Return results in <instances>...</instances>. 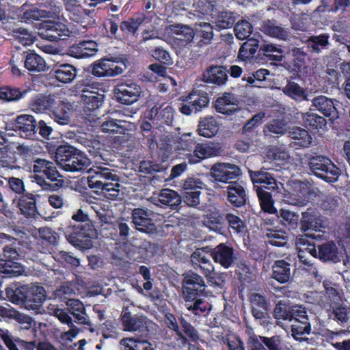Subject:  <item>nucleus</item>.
<instances>
[{"mask_svg":"<svg viewBox=\"0 0 350 350\" xmlns=\"http://www.w3.org/2000/svg\"><path fill=\"white\" fill-rule=\"evenodd\" d=\"M57 164L67 172H82L90 166V160L81 150L70 145L59 146L55 154Z\"/></svg>","mask_w":350,"mask_h":350,"instance_id":"1","label":"nucleus"},{"mask_svg":"<svg viewBox=\"0 0 350 350\" xmlns=\"http://www.w3.org/2000/svg\"><path fill=\"white\" fill-rule=\"evenodd\" d=\"M64 234L66 240L79 250L92 247L91 239L97 237V231L90 222L68 226L64 229Z\"/></svg>","mask_w":350,"mask_h":350,"instance_id":"2","label":"nucleus"},{"mask_svg":"<svg viewBox=\"0 0 350 350\" xmlns=\"http://www.w3.org/2000/svg\"><path fill=\"white\" fill-rule=\"evenodd\" d=\"M310 171L317 176L327 183L336 182L340 175V170L329 159L323 155L306 154Z\"/></svg>","mask_w":350,"mask_h":350,"instance_id":"3","label":"nucleus"},{"mask_svg":"<svg viewBox=\"0 0 350 350\" xmlns=\"http://www.w3.org/2000/svg\"><path fill=\"white\" fill-rule=\"evenodd\" d=\"M152 215L153 212L147 208H134L131 212V219L135 229L149 235L157 234V226L152 219Z\"/></svg>","mask_w":350,"mask_h":350,"instance_id":"4","label":"nucleus"},{"mask_svg":"<svg viewBox=\"0 0 350 350\" xmlns=\"http://www.w3.org/2000/svg\"><path fill=\"white\" fill-rule=\"evenodd\" d=\"M204 288V281L202 276L192 271L183 274V293L186 301L201 296Z\"/></svg>","mask_w":350,"mask_h":350,"instance_id":"5","label":"nucleus"},{"mask_svg":"<svg viewBox=\"0 0 350 350\" xmlns=\"http://www.w3.org/2000/svg\"><path fill=\"white\" fill-rule=\"evenodd\" d=\"M241 175L240 167L229 163H216L210 169V176L216 182L230 183Z\"/></svg>","mask_w":350,"mask_h":350,"instance_id":"6","label":"nucleus"},{"mask_svg":"<svg viewBox=\"0 0 350 350\" xmlns=\"http://www.w3.org/2000/svg\"><path fill=\"white\" fill-rule=\"evenodd\" d=\"M38 30V33L42 38L50 41L64 40L69 35V30L64 25L52 21L40 23Z\"/></svg>","mask_w":350,"mask_h":350,"instance_id":"7","label":"nucleus"},{"mask_svg":"<svg viewBox=\"0 0 350 350\" xmlns=\"http://www.w3.org/2000/svg\"><path fill=\"white\" fill-rule=\"evenodd\" d=\"M125 68L126 65L122 62L103 59L92 65L91 72L98 77H114L122 74Z\"/></svg>","mask_w":350,"mask_h":350,"instance_id":"8","label":"nucleus"},{"mask_svg":"<svg viewBox=\"0 0 350 350\" xmlns=\"http://www.w3.org/2000/svg\"><path fill=\"white\" fill-rule=\"evenodd\" d=\"M88 185L93 189L100 190L111 180H118V176L109 169L102 167L88 170Z\"/></svg>","mask_w":350,"mask_h":350,"instance_id":"9","label":"nucleus"},{"mask_svg":"<svg viewBox=\"0 0 350 350\" xmlns=\"http://www.w3.org/2000/svg\"><path fill=\"white\" fill-rule=\"evenodd\" d=\"M248 173L255 189H256V187H261L271 191H279V185L282 186V185L278 183L274 176L268 172V169L264 167L257 171L249 170Z\"/></svg>","mask_w":350,"mask_h":350,"instance_id":"10","label":"nucleus"},{"mask_svg":"<svg viewBox=\"0 0 350 350\" xmlns=\"http://www.w3.org/2000/svg\"><path fill=\"white\" fill-rule=\"evenodd\" d=\"M209 252L213 260L226 269L230 267L237 260L233 247L226 243H220L214 248H210Z\"/></svg>","mask_w":350,"mask_h":350,"instance_id":"11","label":"nucleus"},{"mask_svg":"<svg viewBox=\"0 0 350 350\" xmlns=\"http://www.w3.org/2000/svg\"><path fill=\"white\" fill-rule=\"evenodd\" d=\"M113 92L118 102L131 105L138 100L141 88L135 83H121L115 88Z\"/></svg>","mask_w":350,"mask_h":350,"instance_id":"12","label":"nucleus"},{"mask_svg":"<svg viewBox=\"0 0 350 350\" xmlns=\"http://www.w3.org/2000/svg\"><path fill=\"white\" fill-rule=\"evenodd\" d=\"M299 225L302 232L320 231L323 227V219L317 208L310 207L301 213Z\"/></svg>","mask_w":350,"mask_h":350,"instance_id":"13","label":"nucleus"},{"mask_svg":"<svg viewBox=\"0 0 350 350\" xmlns=\"http://www.w3.org/2000/svg\"><path fill=\"white\" fill-rule=\"evenodd\" d=\"M46 299V292L42 286L34 284H28L26 309L34 310L36 313L42 312V307Z\"/></svg>","mask_w":350,"mask_h":350,"instance_id":"14","label":"nucleus"},{"mask_svg":"<svg viewBox=\"0 0 350 350\" xmlns=\"http://www.w3.org/2000/svg\"><path fill=\"white\" fill-rule=\"evenodd\" d=\"M210 247H206L196 250L190 256V261L194 269L199 268L204 275L211 274L215 267L211 261Z\"/></svg>","mask_w":350,"mask_h":350,"instance_id":"15","label":"nucleus"},{"mask_svg":"<svg viewBox=\"0 0 350 350\" xmlns=\"http://www.w3.org/2000/svg\"><path fill=\"white\" fill-rule=\"evenodd\" d=\"M46 176L52 183H48L44 180L43 176L40 174H36L33 176L34 181L40 185L43 190L51 191H57L63 187L64 181L62 179L57 178L58 177H62V176L56 170V167L53 163H51Z\"/></svg>","mask_w":350,"mask_h":350,"instance_id":"16","label":"nucleus"},{"mask_svg":"<svg viewBox=\"0 0 350 350\" xmlns=\"http://www.w3.org/2000/svg\"><path fill=\"white\" fill-rule=\"evenodd\" d=\"M15 121V131H18L22 137L32 138L36 136L37 122L33 116L20 115Z\"/></svg>","mask_w":350,"mask_h":350,"instance_id":"17","label":"nucleus"},{"mask_svg":"<svg viewBox=\"0 0 350 350\" xmlns=\"http://www.w3.org/2000/svg\"><path fill=\"white\" fill-rule=\"evenodd\" d=\"M312 106L329 118L332 122L338 118V112L331 98L325 96H317L312 100Z\"/></svg>","mask_w":350,"mask_h":350,"instance_id":"18","label":"nucleus"},{"mask_svg":"<svg viewBox=\"0 0 350 350\" xmlns=\"http://www.w3.org/2000/svg\"><path fill=\"white\" fill-rule=\"evenodd\" d=\"M229 70L221 66H210L207 67L202 74V81L206 83L221 85L226 83L228 79Z\"/></svg>","mask_w":350,"mask_h":350,"instance_id":"19","label":"nucleus"},{"mask_svg":"<svg viewBox=\"0 0 350 350\" xmlns=\"http://www.w3.org/2000/svg\"><path fill=\"white\" fill-rule=\"evenodd\" d=\"M72 106L69 102L56 101V105L51 109V118L60 125H68L70 123V116Z\"/></svg>","mask_w":350,"mask_h":350,"instance_id":"20","label":"nucleus"},{"mask_svg":"<svg viewBox=\"0 0 350 350\" xmlns=\"http://www.w3.org/2000/svg\"><path fill=\"white\" fill-rule=\"evenodd\" d=\"M219 149L213 144H198L193 154L187 155V159L190 163H197L202 159L217 155Z\"/></svg>","mask_w":350,"mask_h":350,"instance_id":"21","label":"nucleus"},{"mask_svg":"<svg viewBox=\"0 0 350 350\" xmlns=\"http://www.w3.org/2000/svg\"><path fill=\"white\" fill-rule=\"evenodd\" d=\"M329 39V34L322 33L318 36H311L304 42L311 53L319 55L328 49L330 45Z\"/></svg>","mask_w":350,"mask_h":350,"instance_id":"22","label":"nucleus"},{"mask_svg":"<svg viewBox=\"0 0 350 350\" xmlns=\"http://www.w3.org/2000/svg\"><path fill=\"white\" fill-rule=\"evenodd\" d=\"M273 315L276 325L283 328L288 327H291V328H299L295 323L291 324V310L284 304H282V301H279L276 304L273 310Z\"/></svg>","mask_w":350,"mask_h":350,"instance_id":"23","label":"nucleus"},{"mask_svg":"<svg viewBox=\"0 0 350 350\" xmlns=\"http://www.w3.org/2000/svg\"><path fill=\"white\" fill-rule=\"evenodd\" d=\"M260 30L269 36L280 40H286L289 36L287 29L277 25L275 21H263L260 25Z\"/></svg>","mask_w":350,"mask_h":350,"instance_id":"24","label":"nucleus"},{"mask_svg":"<svg viewBox=\"0 0 350 350\" xmlns=\"http://www.w3.org/2000/svg\"><path fill=\"white\" fill-rule=\"evenodd\" d=\"M225 224V214L214 208L207 211L204 220V224L209 229L221 233L222 226Z\"/></svg>","mask_w":350,"mask_h":350,"instance_id":"25","label":"nucleus"},{"mask_svg":"<svg viewBox=\"0 0 350 350\" xmlns=\"http://www.w3.org/2000/svg\"><path fill=\"white\" fill-rule=\"evenodd\" d=\"M239 104L238 98L232 94L225 93L221 97H219L215 104L216 110L224 114H230L236 111Z\"/></svg>","mask_w":350,"mask_h":350,"instance_id":"26","label":"nucleus"},{"mask_svg":"<svg viewBox=\"0 0 350 350\" xmlns=\"http://www.w3.org/2000/svg\"><path fill=\"white\" fill-rule=\"evenodd\" d=\"M337 246L333 242H326L318 245V256L321 260L337 262L340 260Z\"/></svg>","mask_w":350,"mask_h":350,"instance_id":"27","label":"nucleus"},{"mask_svg":"<svg viewBox=\"0 0 350 350\" xmlns=\"http://www.w3.org/2000/svg\"><path fill=\"white\" fill-rule=\"evenodd\" d=\"M173 108L166 104L159 106H154L150 111V116L152 119L160 121L161 123L170 125L173 120Z\"/></svg>","mask_w":350,"mask_h":350,"instance_id":"28","label":"nucleus"},{"mask_svg":"<svg viewBox=\"0 0 350 350\" xmlns=\"http://www.w3.org/2000/svg\"><path fill=\"white\" fill-rule=\"evenodd\" d=\"M288 128L287 123L283 120L274 119L265 126L263 133L267 138H278L287 133Z\"/></svg>","mask_w":350,"mask_h":350,"instance_id":"29","label":"nucleus"},{"mask_svg":"<svg viewBox=\"0 0 350 350\" xmlns=\"http://www.w3.org/2000/svg\"><path fill=\"white\" fill-rule=\"evenodd\" d=\"M292 265L284 260H276L272 267V278L280 283L288 282L291 275Z\"/></svg>","mask_w":350,"mask_h":350,"instance_id":"30","label":"nucleus"},{"mask_svg":"<svg viewBox=\"0 0 350 350\" xmlns=\"http://www.w3.org/2000/svg\"><path fill=\"white\" fill-rule=\"evenodd\" d=\"M250 304L254 317L256 320L265 319L268 306L265 297L259 293H254L251 295Z\"/></svg>","mask_w":350,"mask_h":350,"instance_id":"31","label":"nucleus"},{"mask_svg":"<svg viewBox=\"0 0 350 350\" xmlns=\"http://www.w3.org/2000/svg\"><path fill=\"white\" fill-rule=\"evenodd\" d=\"M24 66L31 72H44L46 69V64L40 55L28 51H25Z\"/></svg>","mask_w":350,"mask_h":350,"instance_id":"32","label":"nucleus"},{"mask_svg":"<svg viewBox=\"0 0 350 350\" xmlns=\"http://www.w3.org/2000/svg\"><path fill=\"white\" fill-rule=\"evenodd\" d=\"M5 295L8 300L13 304L20 305L26 308L27 295H28V284H23L15 289L7 288Z\"/></svg>","mask_w":350,"mask_h":350,"instance_id":"33","label":"nucleus"},{"mask_svg":"<svg viewBox=\"0 0 350 350\" xmlns=\"http://www.w3.org/2000/svg\"><path fill=\"white\" fill-rule=\"evenodd\" d=\"M55 79L62 83L71 82L77 76V69L75 66L68 64L57 66L53 69Z\"/></svg>","mask_w":350,"mask_h":350,"instance_id":"34","label":"nucleus"},{"mask_svg":"<svg viewBox=\"0 0 350 350\" xmlns=\"http://www.w3.org/2000/svg\"><path fill=\"white\" fill-rule=\"evenodd\" d=\"M56 105V100L52 96H40L36 98L31 103V109L37 113H46L51 111Z\"/></svg>","mask_w":350,"mask_h":350,"instance_id":"35","label":"nucleus"},{"mask_svg":"<svg viewBox=\"0 0 350 350\" xmlns=\"http://www.w3.org/2000/svg\"><path fill=\"white\" fill-rule=\"evenodd\" d=\"M228 199L235 206L240 207L244 205L246 202L245 189L234 182L232 185L228 187Z\"/></svg>","mask_w":350,"mask_h":350,"instance_id":"36","label":"nucleus"},{"mask_svg":"<svg viewBox=\"0 0 350 350\" xmlns=\"http://www.w3.org/2000/svg\"><path fill=\"white\" fill-rule=\"evenodd\" d=\"M219 131V125L213 117H205L201 119L198 131L200 135L205 137L215 136Z\"/></svg>","mask_w":350,"mask_h":350,"instance_id":"37","label":"nucleus"},{"mask_svg":"<svg viewBox=\"0 0 350 350\" xmlns=\"http://www.w3.org/2000/svg\"><path fill=\"white\" fill-rule=\"evenodd\" d=\"M287 133L299 146L307 147L311 144L312 137L304 129L295 126H288Z\"/></svg>","mask_w":350,"mask_h":350,"instance_id":"38","label":"nucleus"},{"mask_svg":"<svg viewBox=\"0 0 350 350\" xmlns=\"http://www.w3.org/2000/svg\"><path fill=\"white\" fill-rule=\"evenodd\" d=\"M18 206L23 215L26 217H33L37 210L34 195L28 193L21 197L18 202Z\"/></svg>","mask_w":350,"mask_h":350,"instance_id":"39","label":"nucleus"},{"mask_svg":"<svg viewBox=\"0 0 350 350\" xmlns=\"http://www.w3.org/2000/svg\"><path fill=\"white\" fill-rule=\"evenodd\" d=\"M282 92L296 101L309 100L308 94L304 88L295 82L288 81L287 84L282 88Z\"/></svg>","mask_w":350,"mask_h":350,"instance_id":"40","label":"nucleus"},{"mask_svg":"<svg viewBox=\"0 0 350 350\" xmlns=\"http://www.w3.org/2000/svg\"><path fill=\"white\" fill-rule=\"evenodd\" d=\"M158 200L162 204L174 208L181 203L182 198L176 191L170 189H164L159 194Z\"/></svg>","mask_w":350,"mask_h":350,"instance_id":"41","label":"nucleus"},{"mask_svg":"<svg viewBox=\"0 0 350 350\" xmlns=\"http://www.w3.org/2000/svg\"><path fill=\"white\" fill-rule=\"evenodd\" d=\"M303 122L305 126L310 130H323L326 126L325 119L323 117L312 112H307L304 113L303 115Z\"/></svg>","mask_w":350,"mask_h":350,"instance_id":"42","label":"nucleus"},{"mask_svg":"<svg viewBox=\"0 0 350 350\" xmlns=\"http://www.w3.org/2000/svg\"><path fill=\"white\" fill-rule=\"evenodd\" d=\"M255 191L257 193L262 209L265 212L271 214L277 213V209L273 206V201L271 193L261 187H256Z\"/></svg>","mask_w":350,"mask_h":350,"instance_id":"43","label":"nucleus"},{"mask_svg":"<svg viewBox=\"0 0 350 350\" xmlns=\"http://www.w3.org/2000/svg\"><path fill=\"white\" fill-rule=\"evenodd\" d=\"M13 43L16 45L18 43L23 46H28L33 43L36 37L33 33L27 29L20 27L12 31Z\"/></svg>","mask_w":350,"mask_h":350,"instance_id":"44","label":"nucleus"},{"mask_svg":"<svg viewBox=\"0 0 350 350\" xmlns=\"http://www.w3.org/2000/svg\"><path fill=\"white\" fill-rule=\"evenodd\" d=\"M259 47V41L255 38L247 39L242 44L238 57L241 60H246L253 57Z\"/></svg>","mask_w":350,"mask_h":350,"instance_id":"45","label":"nucleus"},{"mask_svg":"<svg viewBox=\"0 0 350 350\" xmlns=\"http://www.w3.org/2000/svg\"><path fill=\"white\" fill-rule=\"evenodd\" d=\"M170 29L176 36V39L186 42L191 41L195 35L194 29L188 25H171Z\"/></svg>","mask_w":350,"mask_h":350,"instance_id":"46","label":"nucleus"},{"mask_svg":"<svg viewBox=\"0 0 350 350\" xmlns=\"http://www.w3.org/2000/svg\"><path fill=\"white\" fill-rule=\"evenodd\" d=\"M122 321L126 328H148L146 319L142 317H132L126 310L122 314Z\"/></svg>","mask_w":350,"mask_h":350,"instance_id":"47","label":"nucleus"},{"mask_svg":"<svg viewBox=\"0 0 350 350\" xmlns=\"http://www.w3.org/2000/svg\"><path fill=\"white\" fill-rule=\"evenodd\" d=\"M46 12L40 10L36 8H31L25 10L24 6L18 14V18L21 22L31 23L33 21H39L42 18H45Z\"/></svg>","mask_w":350,"mask_h":350,"instance_id":"48","label":"nucleus"},{"mask_svg":"<svg viewBox=\"0 0 350 350\" xmlns=\"http://www.w3.org/2000/svg\"><path fill=\"white\" fill-rule=\"evenodd\" d=\"M291 322H299L304 326L302 328H310L311 325L308 322L309 318L307 310L302 306H295L291 309Z\"/></svg>","mask_w":350,"mask_h":350,"instance_id":"49","label":"nucleus"},{"mask_svg":"<svg viewBox=\"0 0 350 350\" xmlns=\"http://www.w3.org/2000/svg\"><path fill=\"white\" fill-rule=\"evenodd\" d=\"M276 214L278 217L282 219L285 226L291 229L297 228L298 222L300 221L298 213L286 208H281L278 212L277 211Z\"/></svg>","mask_w":350,"mask_h":350,"instance_id":"50","label":"nucleus"},{"mask_svg":"<svg viewBox=\"0 0 350 350\" xmlns=\"http://www.w3.org/2000/svg\"><path fill=\"white\" fill-rule=\"evenodd\" d=\"M26 93L25 90L21 92L18 88L10 86L0 87V99L8 102L18 100Z\"/></svg>","mask_w":350,"mask_h":350,"instance_id":"51","label":"nucleus"},{"mask_svg":"<svg viewBox=\"0 0 350 350\" xmlns=\"http://www.w3.org/2000/svg\"><path fill=\"white\" fill-rule=\"evenodd\" d=\"M266 236L270 244L278 247L284 246L288 241L286 232L282 230H269Z\"/></svg>","mask_w":350,"mask_h":350,"instance_id":"52","label":"nucleus"},{"mask_svg":"<svg viewBox=\"0 0 350 350\" xmlns=\"http://www.w3.org/2000/svg\"><path fill=\"white\" fill-rule=\"evenodd\" d=\"M174 331H176V334L178 335L182 345H189V350H195V349L199 350L198 348H196L195 345L190 344V342H196L198 339L197 329H183L184 335L182 334L180 329H174Z\"/></svg>","mask_w":350,"mask_h":350,"instance_id":"53","label":"nucleus"},{"mask_svg":"<svg viewBox=\"0 0 350 350\" xmlns=\"http://www.w3.org/2000/svg\"><path fill=\"white\" fill-rule=\"evenodd\" d=\"M88 94L80 96V97L90 110L96 109L102 105L105 98L104 94L98 92L88 93Z\"/></svg>","mask_w":350,"mask_h":350,"instance_id":"54","label":"nucleus"},{"mask_svg":"<svg viewBox=\"0 0 350 350\" xmlns=\"http://www.w3.org/2000/svg\"><path fill=\"white\" fill-rule=\"evenodd\" d=\"M126 120L117 118L111 119L102 123L100 127L105 133H121L120 129L125 130L127 124Z\"/></svg>","mask_w":350,"mask_h":350,"instance_id":"55","label":"nucleus"},{"mask_svg":"<svg viewBox=\"0 0 350 350\" xmlns=\"http://www.w3.org/2000/svg\"><path fill=\"white\" fill-rule=\"evenodd\" d=\"M16 245V244L14 243L8 244L6 245L3 249V256L5 258L3 259V260L5 262L10 261L17 265H19L22 268V271L20 273L14 275V277L19 276L25 272L24 267L21 263L15 261L16 260L18 259L19 256V254L18 252L17 251Z\"/></svg>","mask_w":350,"mask_h":350,"instance_id":"56","label":"nucleus"},{"mask_svg":"<svg viewBox=\"0 0 350 350\" xmlns=\"http://www.w3.org/2000/svg\"><path fill=\"white\" fill-rule=\"evenodd\" d=\"M22 268L10 261L5 262L3 259H0V273L3 274L4 278H12L20 273Z\"/></svg>","mask_w":350,"mask_h":350,"instance_id":"57","label":"nucleus"},{"mask_svg":"<svg viewBox=\"0 0 350 350\" xmlns=\"http://www.w3.org/2000/svg\"><path fill=\"white\" fill-rule=\"evenodd\" d=\"M121 185L118 180L109 181L103 188L100 189V194L110 200H115L120 196Z\"/></svg>","mask_w":350,"mask_h":350,"instance_id":"58","label":"nucleus"},{"mask_svg":"<svg viewBox=\"0 0 350 350\" xmlns=\"http://www.w3.org/2000/svg\"><path fill=\"white\" fill-rule=\"evenodd\" d=\"M252 25L245 20L237 22L234 28L235 36L239 40L247 39L252 33Z\"/></svg>","mask_w":350,"mask_h":350,"instance_id":"59","label":"nucleus"},{"mask_svg":"<svg viewBox=\"0 0 350 350\" xmlns=\"http://www.w3.org/2000/svg\"><path fill=\"white\" fill-rule=\"evenodd\" d=\"M260 49L263 51L264 54L270 57L271 59L275 61H281L282 59L283 51L273 44H264Z\"/></svg>","mask_w":350,"mask_h":350,"instance_id":"60","label":"nucleus"},{"mask_svg":"<svg viewBox=\"0 0 350 350\" xmlns=\"http://www.w3.org/2000/svg\"><path fill=\"white\" fill-rule=\"evenodd\" d=\"M234 14L227 11L220 12L216 19V25L220 29L230 28L234 25Z\"/></svg>","mask_w":350,"mask_h":350,"instance_id":"61","label":"nucleus"},{"mask_svg":"<svg viewBox=\"0 0 350 350\" xmlns=\"http://www.w3.org/2000/svg\"><path fill=\"white\" fill-rule=\"evenodd\" d=\"M187 301L189 302L187 304V309L189 310H193L196 315H200L208 309V303L200 298V296H197L195 299H189Z\"/></svg>","mask_w":350,"mask_h":350,"instance_id":"62","label":"nucleus"},{"mask_svg":"<svg viewBox=\"0 0 350 350\" xmlns=\"http://www.w3.org/2000/svg\"><path fill=\"white\" fill-rule=\"evenodd\" d=\"M82 331L81 329H68V331L62 332L60 337L57 338V342L60 344L62 350H66L68 347H72V341L77 334Z\"/></svg>","mask_w":350,"mask_h":350,"instance_id":"63","label":"nucleus"},{"mask_svg":"<svg viewBox=\"0 0 350 350\" xmlns=\"http://www.w3.org/2000/svg\"><path fill=\"white\" fill-rule=\"evenodd\" d=\"M339 206L338 196L331 194L323 195L321 202V208L324 211L333 212Z\"/></svg>","mask_w":350,"mask_h":350,"instance_id":"64","label":"nucleus"}]
</instances>
